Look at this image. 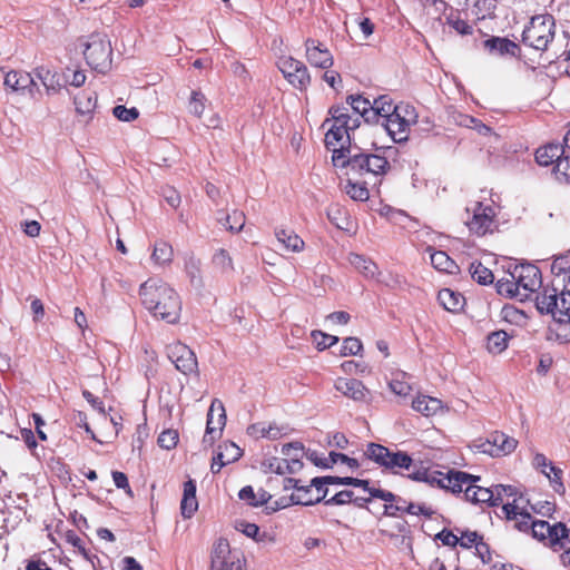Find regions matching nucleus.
Returning <instances> with one entry per match:
<instances>
[{"mask_svg": "<svg viewBox=\"0 0 570 570\" xmlns=\"http://www.w3.org/2000/svg\"><path fill=\"white\" fill-rule=\"evenodd\" d=\"M226 425V412L223 403L215 399L207 413L206 430L203 443L212 446L222 436Z\"/></svg>", "mask_w": 570, "mask_h": 570, "instance_id": "obj_14", "label": "nucleus"}, {"mask_svg": "<svg viewBox=\"0 0 570 570\" xmlns=\"http://www.w3.org/2000/svg\"><path fill=\"white\" fill-rule=\"evenodd\" d=\"M97 104V97L92 92H81L75 98V105L77 112L81 115L90 114Z\"/></svg>", "mask_w": 570, "mask_h": 570, "instance_id": "obj_43", "label": "nucleus"}, {"mask_svg": "<svg viewBox=\"0 0 570 570\" xmlns=\"http://www.w3.org/2000/svg\"><path fill=\"white\" fill-rule=\"evenodd\" d=\"M481 478L465 473V479L459 481L460 492L463 493L466 501L472 503H489L499 505L504 501V497H513L515 489L511 485L498 484L494 488L480 485Z\"/></svg>", "mask_w": 570, "mask_h": 570, "instance_id": "obj_5", "label": "nucleus"}, {"mask_svg": "<svg viewBox=\"0 0 570 570\" xmlns=\"http://www.w3.org/2000/svg\"><path fill=\"white\" fill-rule=\"evenodd\" d=\"M391 452L392 451H390V449L382 444L368 443L366 445V450L364 451V455L368 460L386 469L387 463L390 461Z\"/></svg>", "mask_w": 570, "mask_h": 570, "instance_id": "obj_34", "label": "nucleus"}, {"mask_svg": "<svg viewBox=\"0 0 570 570\" xmlns=\"http://www.w3.org/2000/svg\"><path fill=\"white\" fill-rule=\"evenodd\" d=\"M397 109L389 95H382L373 100V115L377 117V121L382 124Z\"/></svg>", "mask_w": 570, "mask_h": 570, "instance_id": "obj_31", "label": "nucleus"}, {"mask_svg": "<svg viewBox=\"0 0 570 570\" xmlns=\"http://www.w3.org/2000/svg\"><path fill=\"white\" fill-rule=\"evenodd\" d=\"M469 271L472 278L481 285H489L494 279L492 271L480 262L471 263Z\"/></svg>", "mask_w": 570, "mask_h": 570, "instance_id": "obj_42", "label": "nucleus"}, {"mask_svg": "<svg viewBox=\"0 0 570 570\" xmlns=\"http://www.w3.org/2000/svg\"><path fill=\"white\" fill-rule=\"evenodd\" d=\"M33 72L36 77L42 82L48 95L57 94L63 87V78L57 71H52L45 66H39L35 68Z\"/></svg>", "mask_w": 570, "mask_h": 570, "instance_id": "obj_25", "label": "nucleus"}, {"mask_svg": "<svg viewBox=\"0 0 570 570\" xmlns=\"http://www.w3.org/2000/svg\"><path fill=\"white\" fill-rule=\"evenodd\" d=\"M439 303L449 312H458L462 308L464 297L450 288H442L438 294Z\"/></svg>", "mask_w": 570, "mask_h": 570, "instance_id": "obj_33", "label": "nucleus"}, {"mask_svg": "<svg viewBox=\"0 0 570 570\" xmlns=\"http://www.w3.org/2000/svg\"><path fill=\"white\" fill-rule=\"evenodd\" d=\"M554 175L558 180L570 183V156L562 155L554 166Z\"/></svg>", "mask_w": 570, "mask_h": 570, "instance_id": "obj_50", "label": "nucleus"}, {"mask_svg": "<svg viewBox=\"0 0 570 570\" xmlns=\"http://www.w3.org/2000/svg\"><path fill=\"white\" fill-rule=\"evenodd\" d=\"M206 96L200 90L191 91L190 99L188 102V111L197 117L202 118L206 108Z\"/></svg>", "mask_w": 570, "mask_h": 570, "instance_id": "obj_44", "label": "nucleus"}, {"mask_svg": "<svg viewBox=\"0 0 570 570\" xmlns=\"http://www.w3.org/2000/svg\"><path fill=\"white\" fill-rule=\"evenodd\" d=\"M213 265L218 268L222 273H230L234 271V263L228 254V252L224 248L218 249L212 258Z\"/></svg>", "mask_w": 570, "mask_h": 570, "instance_id": "obj_45", "label": "nucleus"}, {"mask_svg": "<svg viewBox=\"0 0 570 570\" xmlns=\"http://www.w3.org/2000/svg\"><path fill=\"white\" fill-rule=\"evenodd\" d=\"M312 338L318 350H325L338 342V337L323 333L322 331H313Z\"/></svg>", "mask_w": 570, "mask_h": 570, "instance_id": "obj_52", "label": "nucleus"}, {"mask_svg": "<svg viewBox=\"0 0 570 570\" xmlns=\"http://www.w3.org/2000/svg\"><path fill=\"white\" fill-rule=\"evenodd\" d=\"M277 68L294 88L304 91L309 87L312 79L304 62L293 57L284 56L278 59Z\"/></svg>", "mask_w": 570, "mask_h": 570, "instance_id": "obj_13", "label": "nucleus"}, {"mask_svg": "<svg viewBox=\"0 0 570 570\" xmlns=\"http://www.w3.org/2000/svg\"><path fill=\"white\" fill-rule=\"evenodd\" d=\"M112 112L114 116L121 121H134L139 116V112L136 108H127L122 105L116 106Z\"/></svg>", "mask_w": 570, "mask_h": 570, "instance_id": "obj_57", "label": "nucleus"}, {"mask_svg": "<svg viewBox=\"0 0 570 570\" xmlns=\"http://www.w3.org/2000/svg\"><path fill=\"white\" fill-rule=\"evenodd\" d=\"M245 214L240 210H233L227 215L225 226L232 233H239L245 226Z\"/></svg>", "mask_w": 570, "mask_h": 570, "instance_id": "obj_51", "label": "nucleus"}, {"mask_svg": "<svg viewBox=\"0 0 570 570\" xmlns=\"http://www.w3.org/2000/svg\"><path fill=\"white\" fill-rule=\"evenodd\" d=\"M509 336L504 331H495L487 337V350L492 354H500L508 347Z\"/></svg>", "mask_w": 570, "mask_h": 570, "instance_id": "obj_40", "label": "nucleus"}, {"mask_svg": "<svg viewBox=\"0 0 570 570\" xmlns=\"http://www.w3.org/2000/svg\"><path fill=\"white\" fill-rule=\"evenodd\" d=\"M200 259L190 255L185 262V271L188 274L190 281H200Z\"/></svg>", "mask_w": 570, "mask_h": 570, "instance_id": "obj_56", "label": "nucleus"}, {"mask_svg": "<svg viewBox=\"0 0 570 570\" xmlns=\"http://www.w3.org/2000/svg\"><path fill=\"white\" fill-rule=\"evenodd\" d=\"M330 460H331V464L343 463V464H346L352 470H356L360 468V463L356 459L350 458L343 453L331 452Z\"/></svg>", "mask_w": 570, "mask_h": 570, "instance_id": "obj_61", "label": "nucleus"}, {"mask_svg": "<svg viewBox=\"0 0 570 570\" xmlns=\"http://www.w3.org/2000/svg\"><path fill=\"white\" fill-rule=\"evenodd\" d=\"M179 440L178 432L176 430H165L158 436V444L160 448L166 450L174 449Z\"/></svg>", "mask_w": 570, "mask_h": 570, "instance_id": "obj_54", "label": "nucleus"}, {"mask_svg": "<svg viewBox=\"0 0 570 570\" xmlns=\"http://www.w3.org/2000/svg\"><path fill=\"white\" fill-rule=\"evenodd\" d=\"M413 463L412 458L402 451L391 452L387 470L395 471L396 469L409 470Z\"/></svg>", "mask_w": 570, "mask_h": 570, "instance_id": "obj_48", "label": "nucleus"}, {"mask_svg": "<svg viewBox=\"0 0 570 570\" xmlns=\"http://www.w3.org/2000/svg\"><path fill=\"white\" fill-rule=\"evenodd\" d=\"M363 350V344L357 337H346L341 347V355H357Z\"/></svg>", "mask_w": 570, "mask_h": 570, "instance_id": "obj_55", "label": "nucleus"}, {"mask_svg": "<svg viewBox=\"0 0 570 570\" xmlns=\"http://www.w3.org/2000/svg\"><path fill=\"white\" fill-rule=\"evenodd\" d=\"M541 284V272L535 265L518 264L498 279L497 291L500 295L522 301L539 289Z\"/></svg>", "mask_w": 570, "mask_h": 570, "instance_id": "obj_3", "label": "nucleus"}, {"mask_svg": "<svg viewBox=\"0 0 570 570\" xmlns=\"http://www.w3.org/2000/svg\"><path fill=\"white\" fill-rule=\"evenodd\" d=\"M515 497V494L513 495ZM524 499L522 497L513 498L512 502L502 503V514L512 527L522 532H529L532 524V515L523 505Z\"/></svg>", "mask_w": 570, "mask_h": 570, "instance_id": "obj_15", "label": "nucleus"}, {"mask_svg": "<svg viewBox=\"0 0 570 570\" xmlns=\"http://www.w3.org/2000/svg\"><path fill=\"white\" fill-rule=\"evenodd\" d=\"M411 515H424L428 518H431L434 513L433 509L431 507H428L425 504H416L413 502H410L406 507V512Z\"/></svg>", "mask_w": 570, "mask_h": 570, "instance_id": "obj_64", "label": "nucleus"}, {"mask_svg": "<svg viewBox=\"0 0 570 570\" xmlns=\"http://www.w3.org/2000/svg\"><path fill=\"white\" fill-rule=\"evenodd\" d=\"M464 224L471 235L483 237L498 229L497 212L491 204L473 202L465 208Z\"/></svg>", "mask_w": 570, "mask_h": 570, "instance_id": "obj_7", "label": "nucleus"}, {"mask_svg": "<svg viewBox=\"0 0 570 570\" xmlns=\"http://www.w3.org/2000/svg\"><path fill=\"white\" fill-rule=\"evenodd\" d=\"M235 529L246 537L254 539L258 543L274 542V538L267 532H261L255 523H249L245 520L236 521Z\"/></svg>", "mask_w": 570, "mask_h": 570, "instance_id": "obj_32", "label": "nucleus"}, {"mask_svg": "<svg viewBox=\"0 0 570 570\" xmlns=\"http://www.w3.org/2000/svg\"><path fill=\"white\" fill-rule=\"evenodd\" d=\"M372 497L377 498L379 500H382L383 502H393L400 507L401 514L406 512V507L410 502H407L405 499H403L400 495L394 494L391 491L387 490H373Z\"/></svg>", "mask_w": 570, "mask_h": 570, "instance_id": "obj_49", "label": "nucleus"}, {"mask_svg": "<svg viewBox=\"0 0 570 570\" xmlns=\"http://www.w3.org/2000/svg\"><path fill=\"white\" fill-rule=\"evenodd\" d=\"M411 478L431 485L436 484L442 489L450 490L452 493H459L460 487L458 482L465 479V472L450 470L444 473L436 470L419 469L411 474Z\"/></svg>", "mask_w": 570, "mask_h": 570, "instance_id": "obj_12", "label": "nucleus"}, {"mask_svg": "<svg viewBox=\"0 0 570 570\" xmlns=\"http://www.w3.org/2000/svg\"><path fill=\"white\" fill-rule=\"evenodd\" d=\"M328 114L331 115V119H326L323 126L332 122L331 126L333 127L346 128L348 130H355L360 126V117L356 116L352 118L347 107L333 106L330 108Z\"/></svg>", "mask_w": 570, "mask_h": 570, "instance_id": "obj_24", "label": "nucleus"}, {"mask_svg": "<svg viewBox=\"0 0 570 570\" xmlns=\"http://www.w3.org/2000/svg\"><path fill=\"white\" fill-rule=\"evenodd\" d=\"M275 237L287 252L301 253L305 248V242L293 229L276 228Z\"/></svg>", "mask_w": 570, "mask_h": 570, "instance_id": "obj_27", "label": "nucleus"}, {"mask_svg": "<svg viewBox=\"0 0 570 570\" xmlns=\"http://www.w3.org/2000/svg\"><path fill=\"white\" fill-rule=\"evenodd\" d=\"M417 121V114L409 104H397V109L382 121V126L395 142L407 140L410 128Z\"/></svg>", "mask_w": 570, "mask_h": 570, "instance_id": "obj_9", "label": "nucleus"}, {"mask_svg": "<svg viewBox=\"0 0 570 570\" xmlns=\"http://www.w3.org/2000/svg\"><path fill=\"white\" fill-rule=\"evenodd\" d=\"M530 531L534 538L548 541L553 549H562L561 561L563 566H570V529L566 524L558 522L551 525L548 521L532 519Z\"/></svg>", "mask_w": 570, "mask_h": 570, "instance_id": "obj_6", "label": "nucleus"}, {"mask_svg": "<svg viewBox=\"0 0 570 570\" xmlns=\"http://www.w3.org/2000/svg\"><path fill=\"white\" fill-rule=\"evenodd\" d=\"M459 544L465 549H470L473 546H475L476 550L480 553H482L481 549L483 548L488 550L487 544L482 542V537L479 535L478 532L475 531L462 532L461 535L459 537Z\"/></svg>", "mask_w": 570, "mask_h": 570, "instance_id": "obj_46", "label": "nucleus"}, {"mask_svg": "<svg viewBox=\"0 0 570 570\" xmlns=\"http://www.w3.org/2000/svg\"><path fill=\"white\" fill-rule=\"evenodd\" d=\"M324 500V494L313 493L312 485H299L288 499L283 498L277 508H286L291 504L312 505Z\"/></svg>", "mask_w": 570, "mask_h": 570, "instance_id": "obj_21", "label": "nucleus"}, {"mask_svg": "<svg viewBox=\"0 0 570 570\" xmlns=\"http://www.w3.org/2000/svg\"><path fill=\"white\" fill-rule=\"evenodd\" d=\"M353 491L343 490L334 494L332 498L324 501L326 505H344L352 503Z\"/></svg>", "mask_w": 570, "mask_h": 570, "instance_id": "obj_59", "label": "nucleus"}, {"mask_svg": "<svg viewBox=\"0 0 570 570\" xmlns=\"http://www.w3.org/2000/svg\"><path fill=\"white\" fill-rule=\"evenodd\" d=\"M533 465L534 468L540 469L541 472L549 479L554 492L561 495L566 493V487L562 482V470L554 466L552 462L548 461L544 454L537 453L533 458Z\"/></svg>", "mask_w": 570, "mask_h": 570, "instance_id": "obj_20", "label": "nucleus"}, {"mask_svg": "<svg viewBox=\"0 0 570 570\" xmlns=\"http://www.w3.org/2000/svg\"><path fill=\"white\" fill-rule=\"evenodd\" d=\"M564 155V148L559 144H547L535 151V160L540 166H550L557 164L560 157Z\"/></svg>", "mask_w": 570, "mask_h": 570, "instance_id": "obj_29", "label": "nucleus"}, {"mask_svg": "<svg viewBox=\"0 0 570 570\" xmlns=\"http://www.w3.org/2000/svg\"><path fill=\"white\" fill-rule=\"evenodd\" d=\"M334 389L356 403L367 404L372 400L371 391L362 381L354 377H337L334 381Z\"/></svg>", "mask_w": 570, "mask_h": 570, "instance_id": "obj_17", "label": "nucleus"}, {"mask_svg": "<svg viewBox=\"0 0 570 570\" xmlns=\"http://www.w3.org/2000/svg\"><path fill=\"white\" fill-rule=\"evenodd\" d=\"M357 178H353L350 176L347 183L345 185L346 194L354 200L365 202L370 197L368 188L366 187V181L360 183L356 180Z\"/></svg>", "mask_w": 570, "mask_h": 570, "instance_id": "obj_39", "label": "nucleus"}, {"mask_svg": "<svg viewBox=\"0 0 570 570\" xmlns=\"http://www.w3.org/2000/svg\"><path fill=\"white\" fill-rule=\"evenodd\" d=\"M167 355L176 368L185 375L197 372V358L195 353L180 342L167 346Z\"/></svg>", "mask_w": 570, "mask_h": 570, "instance_id": "obj_16", "label": "nucleus"}, {"mask_svg": "<svg viewBox=\"0 0 570 570\" xmlns=\"http://www.w3.org/2000/svg\"><path fill=\"white\" fill-rule=\"evenodd\" d=\"M445 23L461 36H469L473 33V27L461 17L459 10H451L445 16Z\"/></svg>", "mask_w": 570, "mask_h": 570, "instance_id": "obj_37", "label": "nucleus"}, {"mask_svg": "<svg viewBox=\"0 0 570 570\" xmlns=\"http://www.w3.org/2000/svg\"><path fill=\"white\" fill-rule=\"evenodd\" d=\"M556 23L551 14L531 18L522 33V42L535 50H546L554 38Z\"/></svg>", "mask_w": 570, "mask_h": 570, "instance_id": "obj_8", "label": "nucleus"}, {"mask_svg": "<svg viewBox=\"0 0 570 570\" xmlns=\"http://www.w3.org/2000/svg\"><path fill=\"white\" fill-rule=\"evenodd\" d=\"M518 441L503 432L495 431L478 445L481 452L491 456H502L515 450Z\"/></svg>", "mask_w": 570, "mask_h": 570, "instance_id": "obj_18", "label": "nucleus"}, {"mask_svg": "<svg viewBox=\"0 0 570 570\" xmlns=\"http://www.w3.org/2000/svg\"><path fill=\"white\" fill-rule=\"evenodd\" d=\"M174 249L173 246L165 242L158 240L155 243L154 250L151 253V259L157 265H168L173 262Z\"/></svg>", "mask_w": 570, "mask_h": 570, "instance_id": "obj_38", "label": "nucleus"}, {"mask_svg": "<svg viewBox=\"0 0 570 570\" xmlns=\"http://www.w3.org/2000/svg\"><path fill=\"white\" fill-rule=\"evenodd\" d=\"M434 539L441 541L443 546L451 548H455L459 544V537L448 529L436 533Z\"/></svg>", "mask_w": 570, "mask_h": 570, "instance_id": "obj_62", "label": "nucleus"}, {"mask_svg": "<svg viewBox=\"0 0 570 570\" xmlns=\"http://www.w3.org/2000/svg\"><path fill=\"white\" fill-rule=\"evenodd\" d=\"M346 128L333 127L331 126L325 134V146L328 150H332V158L335 156V150H346L344 148L345 142H350L351 137L350 132Z\"/></svg>", "mask_w": 570, "mask_h": 570, "instance_id": "obj_28", "label": "nucleus"}, {"mask_svg": "<svg viewBox=\"0 0 570 570\" xmlns=\"http://www.w3.org/2000/svg\"><path fill=\"white\" fill-rule=\"evenodd\" d=\"M301 466H302V462L301 461L293 460L292 462H289L286 459L275 460V462L271 464V468L277 474H285L287 472L288 473H293L297 469H299Z\"/></svg>", "mask_w": 570, "mask_h": 570, "instance_id": "obj_53", "label": "nucleus"}, {"mask_svg": "<svg viewBox=\"0 0 570 570\" xmlns=\"http://www.w3.org/2000/svg\"><path fill=\"white\" fill-rule=\"evenodd\" d=\"M551 286L537 295L540 313L551 314L558 323L570 322V252L556 257L551 264Z\"/></svg>", "mask_w": 570, "mask_h": 570, "instance_id": "obj_1", "label": "nucleus"}, {"mask_svg": "<svg viewBox=\"0 0 570 570\" xmlns=\"http://www.w3.org/2000/svg\"><path fill=\"white\" fill-rule=\"evenodd\" d=\"M333 165L340 168H346V175L353 178H361L366 175L374 177L386 174L390 169L387 159L380 155L358 153L347 156L350 150H335Z\"/></svg>", "mask_w": 570, "mask_h": 570, "instance_id": "obj_4", "label": "nucleus"}, {"mask_svg": "<svg viewBox=\"0 0 570 570\" xmlns=\"http://www.w3.org/2000/svg\"><path fill=\"white\" fill-rule=\"evenodd\" d=\"M111 476L116 488L124 490L128 497H134V492L129 484L128 478L124 472L112 471Z\"/></svg>", "mask_w": 570, "mask_h": 570, "instance_id": "obj_58", "label": "nucleus"}, {"mask_svg": "<svg viewBox=\"0 0 570 570\" xmlns=\"http://www.w3.org/2000/svg\"><path fill=\"white\" fill-rule=\"evenodd\" d=\"M139 296L154 317L168 324L178 323L183 303L179 294L169 284L149 278L140 285Z\"/></svg>", "mask_w": 570, "mask_h": 570, "instance_id": "obj_2", "label": "nucleus"}, {"mask_svg": "<svg viewBox=\"0 0 570 570\" xmlns=\"http://www.w3.org/2000/svg\"><path fill=\"white\" fill-rule=\"evenodd\" d=\"M217 454H222L224 456L223 460L227 464H230L243 455V451L235 443L226 441L218 446Z\"/></svg>", "mask_w": 570, "mask_h": 570, "instance_id": "obj_47", "label": "nucleus"}, {"mask_svg": "<svg viewBox=\"0 0 570 570\" xmlns=\"http://www.w3.org/2000/svg\"><path fill=\"white\" fill-rule=\"evenodd\" d=\"M328 220L338 229L350 232L353 227V220L348 212L340 204H332L327 208Z\"/></svg>", "mask_w": 570, "mask_h": 570, "instance_id": "obj_30", "label": "nucleus"}, {"mask_svg": "<svg viewBox=\"0 0 570 570\" xmlns=\"http://www.w3.org/2000/svg\"><path fill=\"white\" fill-rule=\"evenodd\" d=\"M111 55L110 41L99 33H92L85 45V59L96 71L106 72L110 68Z\"/></svg>", "mask_w": 570, "mask_h": 570, "instance_id": "obj_10", "label": "nucleus"}, {"mask_svg": "<svg viewBox=\"0 0 570 570\" xmlns=\"http://www.w3.org/2000/svg\"><path fill=\"white\" fill-rule=\"evenodd\" d=\"M432 266L448 274H454L458 269L456 263L443 250H434L430 255Z\"/></svg>", "mask_w": 570, "mask_h": 570, "instance_id": "obj_36", "label": "nucleus"}, {"mask_svg": "<svg viewBox=\"0 0 570 570\" xmlns=\"http://www.w3.org/2000/svg\"><path fill=\"white\" fill-rule=\"evenodd\" d=\"M347 101L355 114L364 117L366 121L370 120L368 114L373 112V101L360 95L350 96Z\"/></svg>", "mask_w": 570, "mask_h": 570, "instance_id": "obj_41", "label": "nucleus"}, {"mask_svg": "<svg viewBox=\"0 0 570 570\" xmlns=\"http://www.w3.org/2000/svg\"><path fill=\"white\" fill-rule=\"evenodd\" d=\"M3 85L12 92L24 94L31 91V87L36 85L31 73L23 70H10L4 76Z\"/></svg>", "mask_w": 570, "mask_h": 570, "instance_id": "obj_22", "label": "nucleus"}, {"mask_svg": "<svg viewBox=\"0 0 570 570\" xmlns=\"http://www.w3.org/2000/svg\"><path fill=\"white\" fill-rule=\"evenodd\" d=\"M198 509L197 498L183 497L180 502L181 515L185 519H189Z\"/></svg>", "mask_w": 570, "mask_h": 570, "instance_id": "obj_60", "label": "nucleus"}, {"mask_svg": "<svg viewBox=\"0 0 570 570\" xmlns=\"http://www.w3.org/2000/svg\"><path fill=\"white\" fill-rule=\"evenodd\" d=\"M347 261L365 278L379 281V266L371 258L361 254L351 253Z\"/></svg>", "mask_w": 570, "mask_h": 570, "instance_id": "obj_26", "label": "nucleus"}, {"mask_svg": "<svg viewBox=\"0 0 570 570\" xmlns=\"http://www.w3.org/2000/svg\"><path fill=\"white\" fill-rule=\"evenodd\" d=\"M305 58L315 68L330 69L334 65V58L330 49L320 40L307 38L304 42Z\"/></svg>", "mask_w": 570, "mask_h": 570, "instance_id": "obj_19", "label": "nucleus"}, {"mask_svg": "<svg viewBox=\"0 0 570 570\" xmlns=\"http://www.w3.org/2000/svg\"><path fill=\"white\" fill-rule=\"evenodd\" d=\"M483 46L491 55L518 57L521 51L518 43L502 37H491L483 42Z\"/></svg>", "mask_w": 570, "mask_h": 570, "instance_id": "obj_23", "label": "nucleus"}, {"mask_svg": "<svg viewBox=\"0 0 570 570\" xmlns=\"http://www.w3.org/2000/svg\"><path fill=\"white\" fill-rule=\"evenodd\" d=\"M412 407L425 416H431L441 410V401L428 395H421L413 400Z\"/></svg>", "mask_w": 570, "mask_h": 570, "instance_id": "obj_35", "label": "nucleus"}, {"mask_svg": "<svg viewBox=\"0 0 570 570\" xmlns=\"http://www.w3.org/2000/svg\"><path fill=\"white\" fill-rule=\"evenodd\" d=\"M245 557L238 549H232L225 538L213 546L210 570H245Z\"/></svg>", "mask_w": 570, "mask_h": 570, "instance_id": "obj_11", "label": "nucleus"}, {"mask_svg": "<svg viewBox=\"0 0 570 570\" xmlns=\"http://www.w3.org/2000/svg\"><path fill=\"white\" fill-rule=\"evenodd\" d=\"M65 540L73 548H77L80 553L87 557V550L82 539L77 534L75 530H68L65 532Z\"/></svg>", "mask_w": 570, "mask_h": 570, "instance_id": "obj_63", "label": "nucleus"}]
</instances>
